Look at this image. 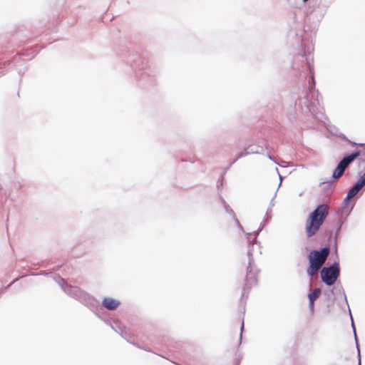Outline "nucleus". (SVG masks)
I'll list each match as a JSON object with an SVG mask.
<instances>
[{
	"label": "nucleus",
	"instance_id": "9d476101",
	"mask_svg": "<svg viewBox=\"0 0 365 365\" xmlns=\"http://www.w3.org/2000/svg\"><path fill=\"white\" fill-rule=\"evenodd\" d=\"M316 299V298H313V297L309 298V299H310V300H309V305H310V307H311V309H312V311H313L314 301V299Z\"/></svg>",
	"mask_w": 365,
	"mask_h": 365
},
{
	"label": "nucleus",
	"instance_id": "1a4fd4ad",
	"mask_svg": "<svg viewBox=\"0 0 365 365\" xmlns=\"http://www.w3.org/2000/svg\"><path fill=\"white\" fill-rule=\"evenodd\" d=\"M320 294L319 289H315L312 293L308 294V297H318Z\"/></svg>",
	"mask_w": 365,
	"mask_h": 365
},
{
	"label": "nucleus",
	"instance_id": "6e6552de",
	"mask_svg": "<svg viewBox=\"0 0 365 365\" xmlns=\"http://www.w3.org/2000/svg\"><path fill=\"white\" fill-rule=\"evenodd\" d=\"M361 187L365 185V173L359 178L356 182Z\"/></svg>",
	"mask_w": 365,
	"mask_h": 365
},
{
	"label": "nucleus",
	"instance_id": "20e7f679",
	"mask_svg": "<svg viewBox=\"0 0 365 365\" xmlns=\"http://www.w3.org/2000/svg\"><path fill=\"white\" fill-rule=\"evenodd\" d=\"M339 272L340 268L339 263H334L329 267H324L321 270L322 279L325 284L332 285L339 276Z\"/></svg>",
	"mask_w": 365,
	"mask_h": 365
},
{
	"label": "nucleus",
	"instance_id": "423d86ee",
	"mask_svg": "<svg viewBox=\"0 0 365 365\" xmlns=\"http://www.w3.org/2000/svg\"><path fill=\"white\" fill-rule=\"evenodd\" d=\"M362 187L357 183L353 186V187L348 192L346 199L349 200L354 197Z\"/></svg>",
	"mask_w": 365,
	"mask_h": 365
},
{
	"label": "nucleus",
	"instance_id": "9b49d317",
	"mask_svg": "<svg viewBox=\"0 0 365 365\" xmlns=\"http://www.w3.org/2000/svg\"><path fill=\"white\" fill-rule=\"evenodd\" d=\"M307 0H304V2H306Z\"/></svg>",
	"mask_w": 365,
	"mask_h": 365
},
{
	"label": "nucleus",
	"instance_id": "7ed1b4c3",
	"mask_svg": "<svg viewBox=\"0 0 365 365\" xmlns=\"http://www.w3.org/2000/svg\"><path fill=\"white\" fill-rule=\"evenodd\" d=\"M362 154H365V152H362L361 150H357L349 155L344 157L336 167V168L333 171L332 176L334 178L338 179L344 173V170L346 168L358 157L361 156Z\"/></svg>",
	"mask_w": 365,
	"mask_h": 365
},
{
	"label": "nucleus",
	"instance_id": "39448f33",
	"mask_svg": "<svg viewBox=\"0 0 365 365\" xmlns=\"http://www.w3.org/2000/svg\"><path fill=\"white\" fill-rule=\"evenodd\" d=\"M103 305L109 310H113L118 307L119 302L113 298H104Z\"/></svg>",
	"mask_w": 365,
	"mask_h": 365
},
{
	"label": "nucleus",
	"instance_id": "f03ea898",
	"mask_svg": "<svg viewBox=\"0 0 365 365\" xmlns=\"http://www.w3.org/2000/svg\"><path fill=\"white\" fill-rule=\"evenodd\" d=\"M330 252L329 247H324L321 250H312L308 255L309 266L307 272L309 276H314L321 269L326 262Z\"/></svg>",
	"mask_w": 365,
	"mask_h": 365
},
{
	"label": "nucleus",
	"instance_id": "f257e3e1",
	"mask_svg": "<svg viewBox=\"0 0 365 365\" xmlns=\"http://www.w3.org/2000/svg\"><path fill=\"white\" fill-rule=\"evenodd\" d=\"M329 214L327 204L319 205L309 216L306 222V233L308 237L314 236L322 225Z\"/></svg>",
	"mask_w": 365,
	"mask_h": 365
},
{
	"label": "nucleus",
	"instance_id": "0eeeda50",
	"mask_svg": "<svg viewBox=\"0 0 365 365\" xmlns=\"http://www.w3.org/2000/svg\"><path fill=\"white\" fill-rule=\"evenodd\" d=\"M246 281L249 287L256 284L257 282L256 274L251 272H248L246 276Z\"/></svg>",
	"mask_w": 365,
	"mask_h": 365
}]
</instances>
